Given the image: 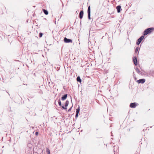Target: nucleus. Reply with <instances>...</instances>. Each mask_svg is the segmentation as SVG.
I'll return each instance as SVG.
<instances>
[{"label": "nucleus", "mask_w": 154, "mask_h": 154, "mask_svg": "<svg viewBox=\"0 0 154 154\" xmlns=\"http://www.w3.org/2000/svg\"><path fill=\"white\" fill-rule=\"evenodd\" d=\"M83 16V12L81 11L79 13V17L80 19H82Z\"/></svg>", "instance_id": "6e6552de"}, {"label": "nucleus", "mask_w": 154, "mask_h": 154, "mask_svg": "<svg viewBox=\"0 0 154 154\" xmlns=\"http://www.w3.org/2000/svg\"><path fill=\"white\" fill-rule=\"evenodd\" d=\"M121 8V6L120 5H119L116 7V9L118 13H119L120 12Z\"/></svg>", "instance_id": "1a4fd4ad"}, {"label": "nucleus", "mask_w": 154, "mask_h": 154, "mask_svg": "<svg viewBox=\"0 0 154 154\" xmlns=\"http://www.w3.org/2000/svg\"><path fill=\"white\" fill-rule=\"evenodd\" d=\"M58 103L59 106H61V103L60 100L59 101Z\"/></svg>", "instance_id": "f3484780"}, {"label": "nucleus", "mask_w": 154, "mask_h": 154, "mask_svg": "<svg viewBox=\"0 0 154 154\" xmlns=\"http://www.w3.org/2000/svg\"><path fill=\"white\" fill-rule=\"evenodd\" d=\"M43 12L45 14L48 15V12L46 10L44 9Z\"/></svg>", "instance_id": "ddd939ff"}, {"label": "nucleus", "mask_w": 154, "mask_h": 154, "mask_svg": "<svg viewBox=\"0 0 154 154\" xmlns=\"http://www.w3.org/2000/svg\"><path fill=\"white\" fill-rule=\"evenodd\" d=\"M42 35H43V34H42V33H40V34H39V37H42Z\"/></svg>", "instance_id": "a211bd4d"}, {"label": "nucleus", "mask_w": 154, "mask_h": 154, "mask_svg": "<svg viewBox=\"0 0 154 154\" xmlns=\"http://www.w3.org/2000/svg\"><path fill=\"white\" fill-rule=\"evenodd\" d=\"M67 97V94L64 95V96L62 97V98H61L62 100H65L66 99Z\"/></svg>", "instance_id": "9d476101"}, {"label": "nucleus", "mask_w": 154, "mask_h": 154, "mask_svg": "<svg viewBox=\"0 0 154 154\" xmlns=\"http://www.w3.org/2000/svg\"><path fill=\"white\" fill-rule=\"evenodd\" d=\"M62 107L63 109H66V107H65L64 106H62Z\"/></svg>", "instance_id": "aec40b11"}, {"label": "nucleus", "mask_w": 154, "mask_h": 154, "mask_svg": "<svg viewBox=\"0 0 154 154\" xmlns=\"http://www.w3.org/2000/svg\"><path fill=\"white\" fill-rule=\"evenodd\" d=\"M144 38V36H141L140 38H139L137 40V45H139Z\"/></svg>", "instance_id": "f03ea898"}, {"label": "nucleus", "mask_w": 154, "mask_h": 154, "mask_svg": "<svg viewBox=\"0 0 154 154\" xmlns=\"http://www.w3.org/2000/svg\"><path fill=\"white\" fill-rule=\"evenodd\" d=\"M137 106V104L136 103H132L130 104V107L131 108H135Z\"/></svg>", "instance_id": "423d86ee"}, {"label": "nucleus", "mask_w": 154, "mask_h": 154, "mask_svg": "<svg viewBox=\"0 0 154 154\" xmlns=\"http://www.w3.org/2000/svg\"><path fill=\"white\" fill-rule=\"evenodd\" d=\"M77 81L78 82H79L80 83L81 82V80L80 79V78L79 77H77Z\"/></svg>", "instance_id": "f8f14e48"}, {"label": "nucleus", "mask_w": 154, "mask_h": 154, "mask_svg": "<svg viewBox=\"0 0 154 154\" xmlns=\"http://www.w3.org/2000/svg\"><path fill=\"white\" fill-rule=\"evenodd\" d=\"M153 30V28H150L146 29L144 31V35H145L151 32Z\"/></svg>", "instance_id": "f257e3e1"}, {"label": "nucleus", "mask_w": 154, "mask_h": 154, "mask_svg": "<svg viewBox=\"0 0 154 154\" xmlns=\"http://www.w3.org/2000/svg\"><path fill=\"white\" fill-rule=\"evenodd\" d=\"M88 18L90 19V7L89 6L88 7Z\"/></svg>", "instance_id": "39448f33"}, {"label": "nucleus", "mask_w": 154, "mask_h": 154, "mask_svg": "<svg viewBox=\"0 0 154 154\" xmlns=\"http://www.w3.org/2000/svg\"><path fill=\"white\" fill-rule=\"evenodd\" d=\"M64 41L66 43H68L72 42V41L71 39L67 38H66L65 37L64 39Z\"/></svg>", "instance_id": "7ed1b4c3"}, {"label": "nucleus", "mask_w": 154, "mask_h": 154, "mask_svg": "<svg viewBox=\"0 0 154 154\" xmlns=\"http://www.w3.org/2000/svg\"><path fill=\"white\" fill-rule=\"evenodd\" d=\"M35 134L36 135H38V132H35Z\"/></svg>", "instance_id": "412c9836"}, {"label": "nucleus", "mask_w": 154, "mask_h": 154, "mask_svg": "<svg viewBox=\"0 0 154 154\" xmlns=\"http://www.w3.org/2000/svg\"><path fill=\"white\" fill-rule=\"evenodd\" d=\"M136 70L138 72L140 73V70L136 68Z\"/></svg>", "instance_id": "dca6fc26"}, {"label": "nucleus", "mask_w": 154, "mask_h": 154, "mask_svg": "<svg viewBox=\"0 0 154 154\" xmlns=\"http://www.w3.org/2000/svg\"><path fill=\"white\" fill-rule=\"evenodd\" d=\"M76 113H79V110H80V109H79V107L78 108H77V109H76Z\"/></svg>", "instance_id": "2eb2a0df"}, {"label": "nucleus", "mask_w": 154, "mask_h": 154, "mask_svg": "<svg viewBox=\"0 0 154 154\" xmlns=\"http://www.w3.org/2000/svg\"><path fill=\"white\" fill-rule=\"evenodd\" d=\"M133 61L135 65H137V60L136 57H134L133 58Z\"/></svg>", "instance_id": "0eeeda50"}, {"label": "nucleus", "mask_w": 154, "mask_h": 154, "mask_svg": "<svg viewBox=\"0 0 154 154\" xmlns=\"http://www.w3.org/2000/svg\"><path fill=\"white\" fill-rule=\"evenodd\" d=\"M46 152L48 153V154H50V150L48 149H46Z\"/></svg>", "instance_id": "4468645a"}, {"label": "nucleus", "mask_w": 154, "mask_h": 154, "mask_svg": "<svg viewBox=\"0 0 154 154\" xmlns=\"http://www.w3.org/2000/svg\"><path fill=\"white\" fill-rule=\"evenodd\" d=\"M145 80L144 79H141L137 81V82L138 83H143L145 82Z\"/></svg>", "instance_id": "20e7f679"}, {"label": "nucleus", "mask_w": 154, "mask_h": 154, "mask_svg": "<svg viewBox=\"0 0 154 154\" xmlns=\"http://www.w3.org/2000/svg\"><path fill=\"white\" fill-rule=\"evenodd\" d=\"M68 104L69 101L68 100H66L65 103V107H66L68 106Z\"/></svg>", "instance_id": "9b49d317"}, {"label": "nucleus", "mask_w": 154, "mask_h": 154, "mask_svg": "<svg viewBox=\"0 0 154 154\" xmlns=\"http://www.w3.org/2000/svg\"><path fill=\"white\" fill-rule=\"evenodd\" d=\"M72 108V107H71L69 110H68V111H70L71 110V109Z\"/></svg>", "instance_id": "5701e85b"}, {"label": "nucleus", "mask_w": 154, "mask_h": 154, "mask_svg": "<svg viewBox=\"0 0 154 154\" xmlns=\"http://www.w3.org/2000/svg\"><path fill=\"white\" fill-rule=\"evenodd\" d=\"M78 113H76V115H75V117L76 118L78 116Z\"/></svg>", "instance_id": "4be33fe9"}, {"label": "nucleus", "mask_w": 154, "mask_h": 154, "mask_svg": "<svg viewBox=\"0 0 154 154\" xmlns=\"http://www.w3.org/2000/svg\"><path fill=\"white\" fill-rule=\"evenodd\" d=\"M138 49H139V48L138 47L136 48V50H135L136 52H137L138 51Z\"/></svg>", "instance_id": "6ab92c4d"}]
</instances>
